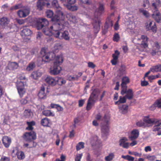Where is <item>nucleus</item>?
Wrapping results in <instances>:
<instances>
[{
  "instance_id": "nucleus-1",
  "label": "nucleus",
  "mask_w": 161,
  "mask_h": 161,
  "mask_svg": "<svg viewBox=\"0 0 161 161\" xmlns=\"http://www.w3.org/2000/svg\"><path fill=\"white\" fill-rule=\"evenodd\" d=\"M60 12L55 15L51 19L52 25L49 28L47 25L49 24L48 21L45 18H39L37 20L36 27L37 30L42 29V31L46 36H50L52 35L56 37H58L59 36V29H61L63 28V21L59 20Z\"/></svg>"
},
{
  "instance_id": "nucleus-2",
  "label": "nucleus",
  "mask_w": 161,
  "mask_h": 161,
  "mask_svg": "<svg viewBox=\"0 0 161 161\" xmlns=\"http://www.w3.org/2000/svg\"><path fill=\"white\" fill-rule=\"evenodd\" d=\"M97 120L101 121V131L102 135L103 136H107L109 132V128L108 123L109 121V117L105 115L103 117L102 119V116L100 113L98 114L96 117Z\"/></svg>"
},
{
  "instance_id": "nucleus-3",
  "label": "nucleus",
  "mask_w": 161,
  "mask_h": 161,
  "mask_svg": "<svg viewBox=\"0 0 161 161\" xmlns=\"http://www.w3.org/2000/svg\"><path fill=\"white\" fill-rule=\"evenodd\" d=\"M144 120L148 124L154 125L153 131H158V135H161V119L155 118H150L148 116L144 117Z\"/></svg>"
},
{
  "instance_id": "nucleus-4",
  "label": "nucleus",
  "mask_w": 161,
  "mask_h": 161,
  "mask_svg": "<svg viewBox=\"0 0 161 161\" xmlns=\"http://www.w3.org/2000/svg\"><path fill=\"white\" fill-rule=\"evenodd\" d=\"M63 62V59L61 55L56 56L53 62V67L51 69L50 71L52 75H56L59 73L61 69L59 66Z\"/></svg>"
},
{
  "instance_id": "nucleus-5",
  "label": "nucleus",
  "mask_w": 161,
  "mask_h": 161,
  "mask_svg": "<svg viewBox=\"0 0 161 161\" xmlns=\"http://www.w3.org/2000/svg\"><path fill=\"white\" fill-rule=\"evenodd\" d=\"M41 56L42 58V63L49 62L51 60H55V55L50 52H46L44 48H42L40 52Z\"/></svg>"
},
{
  "instance_id": "nucleus-6",
  "label": "nucleus",
  "mask_w": 161,
  "mask_h": 161,
  "mask_svg": "<svg viewBox=\"0 0 161 161\" xmlns=\"http://www.w3.org/2000/svg\"><path fill=\"white\" fill-rule=\"evenodd\" d=\"M63 14L62 12H60V16L59 20H62L63 21V28L61 29H59L58 31H59L60 32L59 36L61 37L65 40H68L69 39V34L68 32L67 31H63V30L64 28V17L63 16Z\"/></svg>"
},
{
  "instance_id": "nucleus-7",
  "label": "nucleus",
  "mask_w": 161,
  "mask_h": 161,
  "mask_svg": "<svg viewBox=\"0 0 161 161\" xmlns=\"http://www.w3.org/2000/svg\"><path fill=\"white\" fill-rule=\"evenodd\" d=\"M152 7L153 9L152 18L157 23H161V14L158 10V8L156 6L154 3H152Z\"/></svg>"
},
{
  "instance_id": "nucleus-8",
  "label": "nucleus",
  "mask_w": 161,
  "mask_h": 161,
  "mask_svg": "<svg viewBox=\"0 0 161 161\" xmlns=\"http://www.w3.org/2000/svg\"><path fill=\"white\" fill-rule=\"evenodd\" d=\"M23 138L24 140L26 142H32L36 139V134L33 131L25 132L23 135Z\"/></svg>"
},
{
  "instance_id": "nucleus-9",
  "label": "nucleus",
  "mask_w": 161,
  "mask_h": 161,
  "mask_svg": "<svg viewBox=\"0 0 161 161\" xmlns=\"http://www.w3.org/2000/svg\"><path fill=\"white\" fill-rule=\"evenodd\" d=\"M37 9L39 10H42L44 7H51L49 0H40L36 3Z\"/></svg>"
},
{
  "instance_id": "nucleus-10",
  "label": "nucleus",
  "mask_w": 161,
  "mask_h": 161,
  "mask_svg": "<svg viewBox=\"0 0 161 161\" xmlns=\"http://www.w3.org/2000/svg\"><path fill=\"white\" fill-rule=\"evenodd\" d=\"M25 83L24 81L21 80L18 81L16 83V87L18 93L20 97H22L25 93L26 90L25 88Z\"/></svg>"
},
{
  "instance_id": "nucleus-11",
  "label": "nucleus",
  "mask_w": 161,
  "mask_h": 161,
  "mask_svg": "<svg viewBox=\"0 0 161 161\" xmlns=\"http://www.w3.org/2000/svg\"><path fill=\"white\" fill-rule=\"evenodd\" d=\"M121 93L122 95H124L125 94V96L129 100L132 99L134 96V92L132 89H127V88H125L122 89Z\"/></svg>"
},
{
  "instance_id": "nucleus-12",
  "label": "nucleus",
  "mask_w": 161,
  "mask_h": 161,
  "mask_svg": "<svg viewBox=\"0 0 161 161\" xmlns=\"http://www.w3.org/2000/svg\"><path fill=\"white\" fill-rule=\"evenodd\" d=\"M100 93V91L99 89H94L91 94L88 100L95 103L97 100Z\"/></svg>"
},
{
  "instance_id": "nucleus-13",
  "label": "nucleus",
  "mask_w": 161,
  "mask_h": 161,
  "mask_svg": "<svg viewBox=\"0 0 161 161\" xmlns=\"http://www.w3.org/2000/svg\"><path fill=\"white\" fill-rule=\"evenodd\" d=\"M31 31L29 29L26 28L25 26L23 27L22 30L21 35L24 39L29 40V37L31 34Z\"/></svg>"
},
{
  "instance_id": "nucleus-14",
  "label": "nucleus",
  "mask_w": 161,
  "mask_h": 161,
  "mask_svg": "<svg viewBox=\"0 0 161 161\" xmlns=\"http://www.w3.org/2000/svg\"><path fill=\"white\" fill-rule=\"evenodd\" d=\"M61 2L65 7L70 11H76L78 9V7L77 6L71 5V4H74L75 3L76 0H75V2L73 3H69L67 1L66 2Z\"/></svg>"
},
{
  "instance_id": "nucleus-15",
  "label": "nucleus",
  "mask_w": 161,
  "mask_h": 161,
  "mask_svg": "<svg viewBox=\"0 0 161 161\" xmlns=\"http://www.w3.org/2000/svg\"><path fill=\"white\" fill-rule=\"evenodd\" d=\"M100 21L98 17H95L94 19L93 20V25L94 29L95 32L96 33H98L100 27Z\"/></svg>"
},
{
  "instance_id": "nucleus-16",
  "label": "nucleus",
  "mask_w": 161,
  "mask_h": 161,
  "mask_svg": "<svg viewBox=\"0 0 161 161\" xmlns=\"http://www.w3.org/2000/svg\"><path fill=\"white\" fill-rule=\"evenodd\" d=\"M30 13V11L27 8L20 9L18 10L17 14L20 18L25 17L28 16Z\"/></svg>"
},
{
  "instance_id": "nucleus-17",
  "label": "nucleus",
  "mask_w": 161,
  "mask_h": 161,
  "mask_svg": "<svg viewBox=\"0 0 161 161\" xmlns=\"http://www.w3.org/2000/svg\"><path fill=\"white\" fill-rule=\"evenodd\" d=\"M147 31H151L154 33L157 31V26L155 23L153 21L150 22L149 24L146 25Z\"/></svg>"
},
{
  "instance_id": "nucleus-18",
  "label": "nucleus",
  "mask_w": 161,
  "mask_h": 161,
  "mask_svg": "<svg viewBox=\"0 0 161 161\" xmlns=\"http://www.w3.org/2000/svg\"><path fill=\"white\" fill-rule=\"evenodd\" d=\"M2 141L3 144L6 148L9 147L12 142L11 138L6 136L3 137Z\"/></svg>"
},
{
  "instance_id": "nucleus-19",
  "label": "nucleus",
  "mask_w": 161,
  "mask_h": 161,
  "mask_svg": "<svg viewBox=\"0 0 161 161\" xmlns=\"http://www.w3.org/2000/svg\"><path fill=\"white\" fill-rule=\"evenodd\" d=\"M10 21L8 19L5 17H3L0 19V25L5 28L8 25Z\"/></svg>"
},
{
  "instance_id": "nucleus-20",
  "label": "nucleus",
  "mask_w": 161,
  "mask_h": 161,
  "mask_svg": "<svg viewBox=\"0 0 161 161\" xmlns=\"http://www.w3.org/2000/svg\"><path fill=\"white\" fill-rule=\"evenodd\" d=\"M45 82L51 86H55L57 83L56 80L51 76H47L45 79Z\"/></svg>"
},
{
  "instance_id": "nucleus-21",
  "label": "nucleus",
  "mask_w": 161,
  "mask_h": 161,
  "mask_svg": "<svg viewBox=\"0 0 161 161\" xmlns=\"http://www.w3.org/2000/svg\"><path fill=\"white\" fill-rule=\"evenodd\" d=\"M139 135V131L138 130L136 129H134L131 132L130 138L131 140H134L137 138Z\"/></svg>"
},
{
  "instance_id": "nucleus-22",
  "label": "nucleus",
  "mask_w": 161,
  "mask_h": 161,
  "mask_svg": "<svg viewBox=\"0 0 161 161\" xmlns=\"http://www.w3.org/2000/svg\"><path fill=\"white\" fill-rule=\"evenodd\" d=\"M129 82L130 80L128 77L127 76L123 77L122 80V83L121 84L122 89L127 88L126 85L127 84L129 83Z\"/></svg>"
},
{
  "instance_id": "nucleus-23",
  "label": "nucleus",
  "mask_w": 161,
  "mask_h": 161,
  "mask_svg": "<svg viewBox=\"0 0 161 161\" xmlns=\"http://www.w3.org/2000/svg\"><path fill=\"white\" fill-rule=\"evenodd\" d=\"M105 5L104 3L99 2L98 8V12L99 14H101L105 12Z\"/></svg>"
},
{
  "instance_id": "nucleus-24",
  "label": "nucleus",
  "mask_w": 161,
  "mask_h": 161,
  "mask_svg": "<svg viewBox=\"0 0 161 161\" xmlns=\"http://www.w3.org/2000/svg\"><path fill=\"white\" fill-rule=\"evenodd\" d=\"M44 91L45 88L44 87H42L38 94V96L41 99H44L46 97Z\"/></svg>"
},
{
  "instance_id": "nucleus-25",
  "label": "nucleus",
  "mask_w": 161,
  "mask_h": 161,
  "mask_svg": "<svg viewBox=\"0 0 161 161\" xmlns=\"http://www.w3.org/2000/svg\"><path fill=\"white\" fill-rule=\"evenodd\" d=\"M51 5V7H52L58 9V11H60L61 9L60 7L58 4V2L57 0H53L51 3L50 1Z\"/></svg>"
},
{
  "instance_id": "nucleus-26",
  "label": "nucleus",
  "mask_w": 161,
  "mask_h": 161,
  "mask_svg": "<svg viewBox=\"0 0 161 161\" xmlns=\"http://www.w3.org/2000/svg\"><path fill=\"white\" fill-rule=\"evenodd\" d=\"M144 117L143 119V121H140L136 123V125L140 127H149L150 125L149 124L146 123L144 120Z\"/></svg>"
},
{
  "instance_id": "nucleus-27",
  "label": "nucleus",
  "mask_w": 161,
  "mask_h": 161,
  "mask_svg": "<svg viewBox=\"0 0 161 161\" xmlns=\"http://www.w3.org/2000/svg\"><path fill=\"white\" fill-rule=\"evenodd\" d=\"M42 75V74L41 72L39 71H35L32 73L31 77L33 79L36 80L40 77Z\"/></svg>"
},
{
  "instance_id": "nucleus-28",
  "label": "nucleus",
  "mask_w": 161,
  "mask_h": 161,
  "mask_svg": "<svg viewBox=\"0 0 161 161\" xmlns=\"http://www.w3.org/2000/svg\"><path fill=\"white\" fill-rule=\"evenodd\" d=\"M36 66L35 62H31L29 63L26 68V70L28 71H32L35 68Z\"/></svg>"
},
{
  "instance_id": "nucleus-29",
  "label": "nucleus",
  "mask_w": 161,
  "mask_h": 161,
  "mask_svg": "<svg viewBox=\"0 0 161 161\" xmlns=\"http://www.w3.org/2000/svg\"><path fill=\"white\" fill-rule=\"evenodd\" d=\"M33 115V113L30 109H26L24 112V115L26 118H29L32 117Z\"/></svg>"
},
{
  "instance_id": "nucleus-30",
  "label": "nucleus",
  "mask_w": 161,
  "mask_h": 161,
  "mask_svg": "<svg viewBox=\"0 0 161 161\" xmlns=\"http://www.w3.org/2000/svg\"><path fill=\"white\" fill-rule=\"evenodd\" d=\"M18 64L16 62H12L8 65V68L10 70H14L18 69Z\"/></svg>"
},
{
  "instance_id": "nucleus-31",
  "label": "nucleus",
  "mask_w": 161,
  "mask_h": 161,
  "mask_svg": "<svg viewBox=\"0 0 161 161\" xmlns=\"http://www.w3.org/2000/svg\"><path fill=\"white\" fill-rule=\"evenodd\" d=\"M17 158L19 160L24 159L25 157V155L24 152L22 151H18L16 153Z\"/></svg>"
},
{
  "instance_id": "nucleus-32",
  "label": "nucleus",
  "mask_w": 161,
  "mask_h": 161,
  "mask_svg": "<svg viewBox=\"0 0 161 161\" xmlns=\"http://www.w3.org/2000/svg\"><path fill=\"white\" fill-rule=\"evenodd\" d=\"M160 67V65L158 64L156 65L153 66L150 68V70L151 72L153 73L161 72Z\"/></svg>"
},
{
  "instance_id": "nucleus-33",
  "label": "nucleus",
  "mask_w": 161,
  "mask_h": 161,
  "mask_svg": "<svg viewBox=\"0 0 161 161\" xmlns=\"http://www.w3.org/2000/svg\"><path fill=\"white\" fill-rule=\"evenodd\" d=\"M120 108L121 110V113L122 114H125L128 112V106L126 105H122L121 107H120Z\"/></svg>"
},
{
  "instance_id": "nucleus-34",
  "label": "nucleus",
  "mask_w": 161,
  "mask_h": 161,
  "mask_svg": "<svg viewBox=\"0 0 161 161\" xmlns=\"http://www.w3.org/2000/svg\"><path fill=\"white\" fill-rule=\"evenodd\" d=\"M42 114L46 116H54V114L50 110H45L42 112Z\"/></svg>"
},
{
  "instance_id": "nucleus-35",
  "label": "nucleus",
  "mask_w": 161,
  "mask_h": 161,
  "mask_svg": "<svg viewBox=\"0 0 161 161\" xmlns=\"http://www.w3.org/2000/svg\"><path fill=\"white\" fill-rule=\"evenodd\" d=\"M120 75H123L126 74V67L125 65L121 64L120 68L119 69Z\"/></svg>"
},
{
  "instance_id": "nucleus-36",
  "label": "nucleus",
  "mask_w": 161,
  "mask_h": 161,
  "mask_svg": "<svg viewBox=\"0 0 161 161\" xmlns=\"http://www.w3.org/2000/svg\"><path fill=\"white\" fill-rule=\"evenodd\" d=\"M49 123V119L47 118H44L41 120V124L42 125L44 126H48Z\"/></svg>"
},
{
  "instance_id": "nucleus-37",
  "label": "nucleus",
  "mask_w": 161,
  "mask_h": 161,
  "mask_svg": "<svg viewBox=\"0 0 161 161\" xmlns=\"http://www.w3.org/2000/svg\"><path fill=\"white\" fill-rule=\"evenodd\" d=\"M94 103V102H93L88 100L87 103V105L86 107V110L87 111L90 110Z\"/></svg>"
},
{
  "instance_id": "nucleus-38",
  "label": "nucleus",
  "mask_w": 161,
  "mask_h": 161,
  "mask_svg": "<svg viewBox=\"0 0 161 161\" xmlns=\"http://www.w3.org/2000/svg\"><path fill=\"white\" fill-rule=\"evenodd\" d=\"M154 105L158 108H161V98L157 99L154 102Z\"/></svg>"
},
{
  "instance_id": "nucleus-39",
  "label": "nucleus",
  "mask_w": 161,
  "mask_h": 161,
  "mask_svg": "<svg viewBox=\"0 0 161 161\" xmlns=\"http://www.w3.org/2000/svg\"><path fill=\"white\" fill-rule=\"evenodd\" d=\"M122 158L126 159L129 161H133L134 160V158L129 155L125 156L122 155L121 156Z\"/></svg>"
},
{
  "instance_id": "nucleus-40",
  "label": "nucleus",
  "mask_w": 161,
  "mask_h": 161,
  "mask_svg": "<svg viewBox=\"0 0 161 161\" xmlns=\"http://www.w3.org/2000/svg\"><path fill=\"white\" fill-rule=\"evenodd\" d=\"M84 143L82 142H80L76 146V149L77 151H79L82 148L84 147Z\"/></svg>"
},
{
  "instance_id": "nucleus-41",
  "label": "nucleus",
  "mask_w": 161,
  "mask_h": 161,
  "mask_svg": "<svg viewBox=\"0 0 161 161\" xmlns=\"http://www.w3.org/2000/svg\"><path fill=\"white\" fill-rule=\"evenodd\" d=\"M139 11L140 12L142 13V14L146 17L149 16V14L148 11L144 10V9L141 8L139 9Z\"/></svg>"
},
{
  "instance_id": "nucleus-42",
  "label": "nucleus",
  "mask_w": 161,
  "mask_h": 161,
  "mask_svg": "<svg viewBox=\"0 0 161 161\" xmlns=\"http://www.w3.org/2000/svg\"><path fill=\"white\" fill-rule=\"evenodd\" d=\"M114 155L113 153H110L108 156L105 158V159L106 161H109L112 160L114 158Z\"/></svg>"
},
{
  "instance_id": "nucleus-43",
  "label": "nucleus",
  "mask_w": 161,
  "mask_h": 161,
  "mask_svg": "<svg viewBox=\"0 0 161 161\" xmlns=\"http://www.w3.org/2000/svg\"><path fill=\"white\" fill-rule=\"evenodd\" d=\"M46 14L47 18H51L53 15V13L52 10H48L46 12Z\"/></svg>"
},
{
  "instance_id": "nucleus-44",
  "label": "nucleus",
  "mask_w": 161,
  "mask_h": 161,
  "mask_svg": "<svg viewBox=\"0 0 161 161\" xmlns=\"http://www.w3.org/2000/svg\"><path fill=\"white\" fill-rule=\"evenodd\" d=\"M113 40L116 42H118L120 39L119 35L118 33H115L113 37Z\"/></svg>"
},
{
  "instance_id": "nucleus-45",
  "label": "nucleus",
  "mask_w": 161,
  "mask_h": 161,
  "mask_svg": "<svg viewBox=\"0 0 161 161\" xmlns=\"http://www.w3.org/2000/svg\"><path fill=\"white\" fill-rule=\"evenodd\" d=\"M119 52L118 51L116 50L115 51V53L112 54L113 59L114 60H117L118 59L119 56Z\"/></svg>"
},
{
  "instance_id": "nucleus-46",
  "label": "nucleus",
  "mask_w": 161,
  "mask_h": 161,
  "mask_svg": "<svg viewBox=\"0 0 161 161\" xmlns=\"http://www.w3.org/2000/svg\"><path fill=\"white\" fill-rule=\"evenodd\" d=\"M21 4H18L11 7L10 8V9L11 11H13L14 10L18 9L21 8Z\"/></svg>"
},
{
  "instance_id": "nucleus-47",
  "label": "nucleus",
  "mask_w": 161,
  "mask_h": 161,
  "mask_svg": "<svg viewBox=\"0 0 161 161\" xmlns=\"http://www.w3.org/2000/svg\"><path fill=\"white\" fill-rule=\"evenodd\" d=\"M28 97H25L22 99L20 101V103L22 105H25L28 102L27 99Z\"/></svg>"
},
{
  "instance_id": "nucleus-48",
  "label": "nucleus",
  "mask_w": 161,
  "mask_h": 161,
  "mask_svg": "<svg viewBox=\"0 0 161 161\" xmlns=\"http://www.w3.org/2000/svg\"><path fill=\"white\" fill-rule=\"evenodd\" d=\"M57 82L60 85L64 84L66 83V81L61 78H58Z\"/></svg>"
},
{
  "instance_id": "nucleus-49",
  "label": "nucleus",
  "mask_w": 161,
  "mask_h": 161,
  "mask_svg": "<svg viewBox=\"0 0 161 161\" xmlns=\"http://www.w3.org/2000/svg\"><path fill=\"white\" fill-rule=\"evenodd\" d=\"M126 98L124 96L123 97L120 96L119 97V102L120 103H123L126 102Z\"/></svg>"
},
{
  "instance_id": "nucleus-50",
  "label": "nucleus",
  "mask_w": 161,
  "mask_h": 161,
  "mask_svg": "<svg viewBox=\"0 0 161 161\" xmlns=\"http://www.w3.org/2000/svg\"><path fill=\"white\" fill-rule=\"evenodd\" d=\"M83 3L87 5H90L92 3V0H80Z\"/></svg>"
},
{
  "instance_id": "nucleus-51",
  "label": "nucleus",
  "mask_w": 161,
  "mask_h": 161,
  "mask_svg": "<svg viewBox=\"0 0 161 161\" xmlns=\"http://www.w3.org/2000/svg\"><path fill=\"white\" fill-rule=\"evenodd\" d=\"M143 6L145 7L147 6L149 7L150 5V2L148 0H143Z\"/></svg>"
},
{
  "instance_id": "nucleus-52",
  "label": "nucleus",
  "mask_w": 161,
  "mask_h": 161,
  "mask_svg": "<svg viewBox=\"0 0 161 161\" xmlns=\"http://www.w3.org/2000/svg\"><path fill=\"white\" fill-rule=\"evenodd\" d=\"M82 156V153L76 154L75 158V161H80Z\"/></svg>"
},
{
  "instance_id": "nucleus-53",
  "label": "nucleus",
  "mask_w": 161,
  "mask_h": 161,
  "mask_svg": "<svg viewBox=\"0 0 161 161\" xmlns=\"http://www.w3.org/2000/svg\"><path fill=\"white\" fill-rule=\"evenodd\" d=\"M10 160L9 157L4 156H2L0 159V161H10Z\"/></svg>"
},
{
  "instance_id": "nucleus-54",
  "label": "nucleus",
  "mask_w": 161,
  "mask_h": 161,
  "mask_svg": "<svg viewBox=\"0 0 161 161\" xmlns=\"http://www.w3.org/2000/svg\"><path fill=\"white\" fill-rule=\"evenodd\" d=\"M79 78V77L78 75H75L73 76H70L69 77V79L70 80H77Z\"/></svg>"
},
{
  "instance_id": "nucleus-55",
  "label": "nucleus",
  "mask_w": 161,
  "mask_h": 161,
  "mask_svg": "<svg viewBox=\"0 0 161 161\" xmlns=\"http://www.w3.org/2000/svg\"><path fill=\"white\" fill-rule=\"evenodd\" d=\"M108 26L106 25H105L104 26V28L102 30V34H103L105 35L108 32Z\"/></svg>"
},
{
  "instance_id": "nucleus-56",
  "label": "nucleus",
  "mask_w": 161,
  "mask_h": 161,
  "mask_svg": "<svg viewBox=\"0 0 161 161\" xmlns=\"http://www.w3.org/2000/svg\"><path fill=\"white\" fill-rule=\"evenodd\" d=\"M147 158L149 160H150V161H153L155 159L156 157L154 156H151L148 155L147 156Z\"/></svg>"
},
{
  "instance_id": "nucleus-57",
  "label": "nucleus",
  "mask_w": 161,
  "mask_h": 161,
  "mask_svg": "<svg viewBox=\"0 0 161 161\" xmlns=\"http://www.w3.org/2000/svg\"><path fill=\"white\" fill-rule=\"evenodd\" d=\"M147 42L146 41H142L141 43L142 46L144 48H146L148 47L147 44Z\"/></svg>"
},
{
  "instance_id": "nucleus-58",
  "label": "nucleus",
  "mask_w": 161,
  "mask_h": 161,
  "mask_svg": "<svg viewBox=\"0 0 161 161\" xmlns=\"http://www.w3.org/2000/svg\"><path fill=\"white\" fill-rule=\"evenodd\" d=\"M31 142V143L30 144V146H29V147H28L29 148H32L33 147H35L36 145V143L32 141Z\"/></svg>"
},
{
  "instance_id": "nucleus-59",
  "label": "nucleus",
  "mask_w": 161,
  "mask_h": 161,
  "mask_svg": "<svg viewBox=\"0 0 161 161\" xmlns=\"http://www.w3.org/2000/svg\"><path fill=\"white\" fill-rule=\"evenodd\" d=\"M155 49L157 51H158V52H159V50L160 48V47L158 43H155Z\"/></svg>"
},
{
  "instance_id": "nucleus-60",
  "label": "nucleus",
  "mask_w": 161,
  "mask_h": 161,
  "mask_svg": "<svg viewBox=\"0 0 161 161\" xmlns=\"http://www.w3.org/2000/svg\"><path fill=\"white\" fill-rule=\"evenodd\" d=\"M141 39L143 40L142 41L148 42V38L145 35H142L141 37Z\"/></svg>"
},
{
  "instance_id": "nucleus-61",
  "label": "nucleus",
  "mask_w": 161,
  "mask_h": 161,
  "mask_svg": "<svg viewBox=\"0 0 161 161\" xmlns=\"http://www.w3.org/2000/svg\"><path fill=\"white\" fill-rule=\"evenodd\" d=\"M85 102V100H81L79 101V106L80 107H81L83 106L84 103Z\"/></svg>"
},
{
  "instance_id": "nucleus-62",
  "label": "nucleus",
  "mask_w": 161,
  "mask_h": 161,
  "mask_svg": "<svg viewBox=\"0 0 161 161\" xmlns=\"http://www.w3.org/2000/svg\"><path fill=\"white\" fill-rule=\"evenodd\" d=\"M88 66L92 68H94L95 67V65L93 63L89 62L88 63Z\"/></svg>"
},
{
  "instance_id": "nucleus-63",
  "label": "nucleus",
  "mask_w": 161,
  "mask_h": 161,
  "mask_svg": "<svg viewBox=\"0 0 161 161\" xmlns=\"http://www.w3.org/2000/svg\"><path fill=\"white\" fill-rule=\"evenodd\" d=\"M141 84L142 86H145L148 85V83L146 81H142Z\"/></svg>"
},
{
  "instance_id": "nucleus-64",
  "label": "nucleus",
  "mask_w": 161,
  "mask_h": 161,
  "mask_svg": "<svg viewBox=\"0 0 161 161\" xmlns=\"http://www.w3.org/2000/svg\"><path fill=\"white\" fill-rule=\"evenodd\" d=\"M16 21L17 23L20 25H22L25 22L24 20L23 19H17Z\"/></svg>"
}]
</instances>
